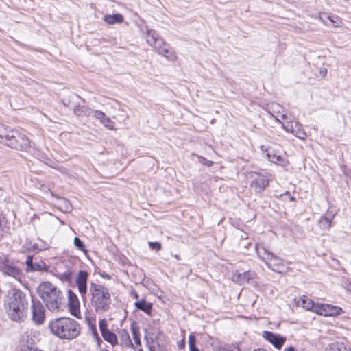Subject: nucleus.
I'll return each mask as SVG.
<instances>
[{
    "mask_svg": "<svg viewBox=\"0 0 351 351\" xmlns=\"http://www.w3.org/2000/svg\"><path fill=\"white\" fill-rule=\"evenodd\" d=\"M263 261L266 263L269 268L274 271H278V267L282 265V260L272 254H267V256H263Z\"/></svg>",
    "mask_w": 351,
    "mask_h": 351,
    "instance_id": "19",
    "label": "nucleus"
},
{
    "mask_svg": "<svg viewBox=\"0 0 351 351\" xmlns=\"http://www.w3.org/2000/svg\"><path fill=\"white\" fill-rule=\"evenodd\" d=\"M25 264L27 265L26 271H45L46 270L47 265L43 261H39L38 262L33 263V256H27V260L25 261Z\"/></svg>",
    "mask_w": 351,
    "mask_h": 351,
    "instance_id": "21",
    "label": "nucleus"
},
{
    "mask_svg": "<svg viewBox=\"0 0 351 351\" xmlns=\"http://www.w3.org/2000/svg\"><path fill=\"white\" fill-rule=\"evenodd\" d=\"M0 271L4 275L11 276L19 282H21V278L23 276L22 269L12 261L4 265V266H1Z\"/></svg>",
    "mask_w": 351,
    "mask_h": 351,
    "instance_id": "12",
    "label": "nucleus"
},
{
    "mask_svg": "<svg viewBox=\"0 0 351 351\" xmlns=\"http://www.w3.org/2000/svg\"><path fill=\"white\" fill-rule=\"evenodd\" d=\"M283 351H298V350H296L295 348L293 346H289L287 348H285L283 350Z\"/></svg>",
    "mask_w": 351,
    "mask_h": 351,
    "instance_id": "37",
    "label": "nucleus"
},
{
    "mask_svg": "<svg viewBox=\"0 0 351 351\" xmlns=\"http://www.w3.org/2000/svg\"><path fill=\"white\" fill-rule=\"evenodd\" d=\"M254 351H267V350H266L265 349H257V350H255Z\"/></svg>",
    "mask_w": 351,
    "mask_h": 351,
    "instance_id": "41",
    "label": "nucleus"
},
{
    "mask_svg": "<svg viewBox=\"0 0 351 351\" xmlns=\"http://www.w3.org/2000/svg\"><path fill=\"white\" fill-rule=\"evenodd\" d=\"M149 246L151 249L156 250L157 251L162 248L161 244L158 242H149Z\"/></svg>",
    "mask_w": 351,
    "mask_h": 351,
    "instance_id": "35",
    "label": "nucleus"
},
{
    "mask_svg": "<svg viewBox=\"0 0 351 351\" xmlns=\"http://www.w3.org/2000/svg\"><path fill=\"white\" fill-rule=\"evenodd\" d=\"M325 351H351V349L347 348L343 343H332L328 345Z\"/></svg>",
    "mask_w": 351,
    "mask_h": 351,
    "instance_id": "27",
    "label": "nucleus"
},
{
    "mask_svg": "<svg viewBox=\"0 0 351 351\" xmlns=\"http://www.w3.org/2000/svg\"><path fill=\"white\" fill-rule=\"evenodd\" d=\"M20 351H42L38 350L37 348L29 346H23Z\"/></svg>",
    "mask_w": 351,
    "mask_h": 351,
    "instance_id": "36",
    "label": "nucleus"
},
{
    "mask_svg": "<svg viewBox=\"0 0 351 351\" xmlns=\"http://www.w3.org/2000/svg\"><path fill=\"white\" fill-rule=\"evenodd\" d=\"M134 306L136 309L142 311L148 315L152 313L153 304L151 302H147L145 298H141L139 300H136L134 303Z\"/></svg>",
    "mask_w": 351,
    "mask_h": 351,
    "instance_id": "23",
    "label": "nucleus"
},
{
    "mask_svg": "<svg viewBox=\"0 0 351 351\" xmlns=\"http://www.w3.org/2000/svg\"><path fill=\"white\" fill-rule=\"evenodd\" d=\"M1 189L0 188V190H1Z\"/></svg>",
    "mask_w": 351,
    "mask_h": 351,
    "instance_id": "46",
    "label": "nucleus"
},
{
    "mask_svg": "<svg viewBox=\"0 0 351 351\" xmlns=\"http://www.w3.org/2000/svg\"><path fill=\"white\" fill-rule=\"evenodd\" d=\"M89 291L91 305L97 313H103L110 309L112 300L108 288L101 284L91 282Z\"/></svg>",
    "mask_w": 351,
    "mask_h": 351,
    "instance_id": "5",
    "label": "nucleus"
},
{
    "mask_svg": "<svg viewBox=\"0 0 351 351\" xmlns=\"http://www.w3.org/2000/svg\"><path fill=\"white\" fill-rule=\"evenodd\" d=\"M93 116L98 119L101 123H102L103 120L106 119L107 117L104 112L97 110H93Z\"/></svg>",
    "mask_w": 351,
    "mask_h": 351,
    "instance_id": "30",
    "label": "nucleus"
},
{
    "mask_svg": "<svg viewBox=\"0 0 351 351\" xmlns=\"http://www.w3.org/2000/svg\"><path fill=\"white\" fill-rule=\"evenodd\" d=\"M147 33V43L152 46L159 55L164 56L169 61H175L177 59L175 51L159 36L156 31L149 29Z\"/></svg>",
    "mask_w": 351,
    "mask_h": 351,
    "instance_id": "6",
    "label": "nucleus"
},
{
    "mask_svg": "<svg viewBox=\"0 0 351 351\" xmlns=\"http://www.w3.org/2000/svg\"><path fill=\"white\" fill-rule=\"evenodd\" d=\"M0 143L16 150L28 152L31 143L27 136L17 130L0 123Z\"/></svg>",
    "mask_w": 351,
    "mask_h": 351,
    "instance_id": "4",
    "label": "nucleus"
},
{
    "mask_svg": "<svg viewBox=\"0 0 351 351\" xmlns=\"http://www.w3.org/2000/svg\"><path fill=\"white\" fill-rule=\"evenodd\" d=\"M263 337L277 349H280L286 341V337L269 331H264Z\"/></svg>",
    "mask_w": 351,
    "mask_h": 351,
    "instance_id": "18",
    "label": "nucleus"
},
{
    "mask_svg": "<svg viewBox=\"0 0 351 351\" xmlns=\"http://www.w3.org/2000/svg\"><path fill=\"white\" fill-rule=\"evenodd\" d=\"M298 306L317 313V306H319V304H315L311 299L304 295L298 301Z\"/></svg>",
    "mask_w": 351,
    "mask_h": 351,
    "instance_id": "22",
    "label": "nucleus"
},
{
    "mask_svg": "<svg viewBox=\"0 0 351 351\" xmlns=\"http://www.w3.org/2000/svg\"><path fill=\"white\" fill-rule=\"evenodd\" d=\"M99 327L101 335L105 341H108L113 346L117 344V337L114 333L108 329V323L105 319L99 320Z\"/></svg>",
    "mask_w": 351,
    "mask_h": 351,
    "instance_id": "13",
    "label": "nucleus"
},
{
    "mask_svg": "<svg viewBox=\"0 0 351 351\" xmlns=\"http://www.w3.org/2000/svg\"><path fill=\"white\" fill-rule=\"evenodd\" d=\"M104 21L110 25L114 24V23H121L123 21V17L120 14H108L104 16Z\"/></svg>",
    "mask_w": 351,
    "mask_h": 351,
    "instance_id": "26",
    "label": "nucleus"
},
{
    "mask_svg": "<svg viewBox=\"0 0 351 351\" xmlns=\"http://www.w3.org/2000/svg\"><path fill=\"white\" fill-rule=\"evenodd\" d=\"M327 72V70L326 69H324V71H322V73H324V74H326Z\"/></svg>",
    "mask_w": 351,
    "mask_h": 351,
    "instance_id": "42",
    "label": "nucleus"
},
{
    "mask_svg": "<svg viewBox=\"0 0 351 351\" xmlns=\"http://www.w3.org/2000/svg\"><path fill=\"white\" fill-rule=\"evenodd\" d=\"M254 180L252 181L251 186L254 187L256 192L263 191L268 185L269 179L267 176H264L258 173H254L252 174Z\"/></svg>",
    "mask_w": 351,
    "mask_h": 351,
    "instance_id": "17",
    "label": "nucleus"
},
{
    "mask_svg": "<svg viewBox=\"0 0 351 351\" xmlns=\"http://www.w3.org/2000/svg\"><path fill=\"white\" fill-rule=\"evenodd\" d=\"M32 319L36 324H41L45 319V309L43 304L38 301L32 300L31 306Z\"/></svg>",
    "mask_w": 351,
    "mask_h": 351,
    "instance_id": "11",
    "label": "nucleus"
},
{
    "mask_svg": "<svg viewBox=\"0 0 351 351\" xmlns=\"http://www.w3.org/2000/svg\"><path fill=\"white\" fill-rule=\"evenodd\" d=\"M282 119H287V117L285 114H282Z\"/></svg>",
    "mask_w": 351,
    "mask_h": 351,
    "instance_id": "40",
    "label": "nucleus"
},
{
    "mask_svg": "<svg viewBox=\"0 0 351 351\" xmlns=\"http://www.w3.org/2000/svg\"><path fill=\"white\" fill-rule=\"evenodd\" d=\"M34 249H37V250H41V248H38V247H36L35 246L33 247Z\"/></svg>",
    "mask_w": 351,
    "mask_h": 351,
    "instance_id": "43",
    "label": "nucleus"
},
{
    "mask_svg": "<svg viewBox=\"0 0 351 351\" xmlns=\"http://www.w3.org/2000/svg\"><path fill=\"white\" fill-rule=\"evenodd\" d=\"M120 343L121 346L126 347H132V343L130 339L129 333L125 330H121L119 332Z\"/></svg>",
    "mask_w": 351,
    "mask_h": 351,
    "instance_id": "25",
    "label": "nucleus"
},
{
    "mask_svg": "<svg viewBox=\"0 0 351 351\" xmlns=\"http://www.w3.org/2000/svg\"><path fill=\"white\" fill-rule=\"evenodd\" d=\"M282 125L287 132H291L300 139H305L307 136L302 125L296 120L285 121Z\"/></svg>",
    "mask_w": 351,
    "mask_h": 351,
    "instance_id": "10",
    "label": "nucleus"
},
{
    "mask_svg": "<svg viewBox=\"0 0 351 351\" xmlns=\"http://www.w3.org/2000/svg\"><path fill=\"white\" fill-rule=\"evenodd\" d=\"M256 274L254 271H248L242 274H233L232 280L233 282L241 285L248 282L251 279L254 278Z\"/></svg>",
    "mask_w": 351,
    "mask_h": 351,
    "instance_id": "20",
    "label": "nucleus"
},
{
    "mask_svg": "<svg viewBox=\"0 0 351 351\" xmlns=\"http://www.w3.org/2000/svg\"><path fill=\"white\" fill-rule=\"evenodd\" d=\"M88 274L86 271H79L77 276L75 278V284L77 287L78 291L83 299L86 298L87 293V281Z\"/></svg>",
    "mask_w": 351,
    "mask_h": 351,
    "instance_id": "14",
    "label": "nucleus"
},
{
    "mask_svg": "<svg viewBox=\"0 0 351 351\" xmlns=\"http://www.w3.org/2000/svg\"><path fill=\"white\" fill-rule=\"evenodd\" d=\"M56 273L57 276L61 281L71 283L74 273L73 263L69 261L60 263L56 269Z\"/></svg>",
    "mask_w": 351,
    "mask_h": 351,
    "instance_id": "8",
    "label": "nucleus"
},
{
    "mask_svg": "<svg viewBox=\"0 0 351 351\" xmlns=\"http://www.w3.org/2000/svg\"><path fill=\"white\" fill-rule=\"evenodd\" d=\"M316 311L317 314L325 317L337 316L343 313L341 308L329 304H319Z\"/></svg>",
    "mask_w": 351,
    "mask_h": 351,
    "instance_id": "15",
    "label": "nucleus"
},
{
    "mask_svg": "<svg viewBox=\"0 0 351 351\" xmlns=\"http://www.w3.org/2000/svg\"><path fill=\"white\" fill-rule=\"evenodd\" d=\"M149 351H165L166 341L162 335L151 334L145 336Z\"/></svg>",
    "mask_w": 351,
    "mask_h": 351,
    "instance_id": "9",
    "label": "nucleus"
},
{
    "mask_svg": "<svg viewBox=\"0 0 351 351\" xmlns=\"http://www.w3.org/2000/svg\"><path fill=\"white\" fill-rule=\"evenodd\" d=\"M73 243H74V245L76 248H77L78 250H80L82 252H86L85 245H84L82 241L78 237L74 238Z\"/></svg>",
    "mask_w": 351,
    "mask_h": 351,
    "instance_id": "32",
    "label": "nucleus"
},
{
    "mask_svg": "<svg viewBox=\"0 0 351 351\" xmlns=\"http://www.w3.org/2000/svg\"><path fill=\"white\" fill-rule=\"evenodd\" d=\"M68 305L72 315L80 319V302L77 296L71 291H68Z\"/></svg>",
    "mask_w": 351,
    "mask_h": 351,
    "instance_id": "16",
    "label": "nucleus"
},
{
    "mask_svg": "<svg viewBox=\"0 0 351 351\" xmlns=\"http://www.w3.org/2000/svg\"><path fill=\"white\" fill-rule=\"evenodd\" d=\"M196 337L191 333L189 337V346L190 351H199L197 347L195 346Z\"/></svg>",
    "mask_w": 351,
    "mask_h": 351,
    "instance_id": "29",
    "label": "nucleus"
},
{
    "mask_svg": "<svg viewBox=\"0 0 351 351\" xmlns=\"http://www.w3.org/2000/svg\"><path fill=\"white\" fill-rule=\"evenodd\" d=\"M131 330L135 343L141 345L139 329L134 323L131 325Z\"/></svg>",
    "mask_w": 351,
    "mask_h": 351,
    "instance_id": "28",
    "label": "nucleus"
},
{
    "mask_svg": "<svg viewBox=\"0 0 351 351\" xmlns=\"http://www.w3.org/2000/svg\"><path fill=\"white\" fill-rule=\"evenodd\" d=\"M101 124L108 130H114V122L112 121V120L108 117H107L106 119L103 120Z\"/></svg>",
    "mask_w": 351,
    "mask_h": 351,
    "instance_id": "33",
    "label": "nucleus"
},
{
    "mask_svg": "<svg viewBox=\"0 0 351 351\" xmlns=\"http://www.w3.org/2000/svg\"><path fill=\"white\" fill-rule=\"evenodd\" d=\"M4 306L12 320L21 322L26 317L28 300L21 290L12 289L4 300Z\"/></svg>",
    "mask_w": 351,
    "mask_h": 351,
    "instance_id": "1",
    "label": "nucleus"
},
{
    "mask_svg": "<svg viewBox=\"0 0 351 351\" xmlns=\"http://www.w3.org/2000/svg\"><path fill=\"white\" fill-rule=\"evenodd\" d=\"M221 351H234V350H231V349H228V348H223V349L221 350Z\"/></svg>",
    "mask_w": 351,
    "mask_h": 351,
    "instance_id": "38",
    "label": "nucleus"
},
{
    "mask_svg": "<svg viewBox=\"0 0 351 351\" xmlns=\"http://www.w3.org/2000/svg\"><path fill=\"white\" fill-rule=\"evenodd\" d=\"M95 335L96 336V337L98 339V335L97 333H95Z\"/></svg>",
    "mask_w": 351,
    "mask_h": 351,
    "instance_id": "44",
    "label": "nucleus"
},
{
    "mask_svg": "<svg viewBox=\"0 0 351 351\" xmlns=\"http://www.w3.org/2000/svg\"><path fill=\"white\" fill-rule=\"evenodd\" d=\"M50 332L61 339H73L80 333V326L70 317H59L51 319L48 324Z\"/></svg>",
    "mask_w": 351,
    "mask_h": 351,
    "instance_id": "3",
    "label": "nucleus"
},
{
    "mask_svg": "<svg viewBox=\"0 0 351 351\" xmlns=\"http://www.w3.org/2000/svg\"><path fill=\"white\" fill-rule=\"evenodd\" d=\"M134 298H135V299H136L137 300H138V293H134Z\"/></svg>",
    "mask_w": 351,
    "mask_h": 351,
    "instance_id": "39",
    "label": "nucleus"
},
{
    "mask_svg": "<svg viewBox=\"0 0 351 351\" xmlns=\"http://www.w3.org/2000/svg\"><path fill=\"white\" fill-rule=\"evenodd\" d=\"M80 99V97L75 95L72 94L69 97H66L62 100V103L65 106L69 108H72L73 110V113L80 117V116H87L89 117L92 113L93 110L90 108L84 105H80L77 104V100Z\"/></svg>",
    "mask_w": 351,
    "mask_h": 351,
    "instance_id": "7",
    "label": "nucleus"
},
{
    "mask_svg": "<svg viewBox=\"0 0 351 351\" xmlns=\"http://www.w3.org/2000/svg\"><path fill=\"white\" fill-rule=\"evenodd\" d=\"M334 215H330L327 213L325 216H322L319 219V226L324 230H328L331 227L332 220Z\"/></svg>",
    "mask_w": 351,
    "mask_h": 351,
    "instance_id": "24",
    "label": "nucleus"
},
{
    "mask_svg": "<svg viewBox=\"0 0 351 351\" xmlns=\"http://www.w3.org/2000/svg\"><path fill=\"white\" fill-rule=\"evenodd\" d=\"M140 351H143L142 350H141Z\"/></svg>",
    "mask_w": 351,
    "mask_h": 351,
    "instance_id": "45",
    "label": "nucleus"
},
{
    "mask_svg": "<svg viewBox=\"0 0 351 351\" xmlns=\"http://www.w3.org/2000/svg\"><path fill=\"white\" fill-rule=\"evenodd\" d=\"M256 252L258 256L263 260V256H267V254H272L267 251L263 246L260 245L256 247Z\"/></svg>",
    "mask_w": 351,
    "mask_h": 351,
    "instance_id": "31",
    "label": "nucleus"
},
{
    "mask_svg": "<svg viewBox=\"0 0 351 351\" xmlns=\"http://www.w3.org/2000/svg\"><path fill=\"white\" fill-rule=\"evenodd\" d=\"M267 158L269 161L272 162H277L281 160L282 158L280 156H276L275 154L271 155L269 153L267 154Z\"/></svg>",
    "mask_w": 351,
    "mask_h": 351,
    "instance_id": "34",
    "label": "nucleus"
},
{
    "mask_svg": "<svg viewBox=\"0 0 351 351\" xmlns=\"http://www.w3.org/2000/svg\"><path fill=\"white\" fill-rule=\"evenodd\" d=\"M38 293L49 311L52 313L63 311L65 298L56 285L49 282H42L38 287Z\"/></svg>",
    "mask_w": 351,
    "mask_h": 351,
    "instance_id": "2",
    "label": "nucleus"
}]
</instances>
